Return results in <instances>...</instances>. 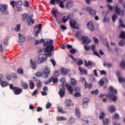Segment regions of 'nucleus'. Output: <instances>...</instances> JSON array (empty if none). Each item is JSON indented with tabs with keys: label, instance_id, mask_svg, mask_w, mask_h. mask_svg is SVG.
Here are the masks:
<instances>
[{
	"label": "nucleus",
	"instance_id": "f257e3e1",
	"mask_svg": "<svg viewBox=\"0 0 125 125\" xmlns=\"http://www.w3.org/2000/svg\"><path fill=\"white\" fill-rule=\"evenodd\" d=\"M43 46H46V48L44 50L43 52L47 54H43L40 55L38 60L40 63H42L44 60L47 59V56L51 57L52 55V51L54 50V46H53V40L50 39L45 41L43 44Z\"/></svg>",
	"mask_w": 125,
	"mask_h": 125
},
{
	"label": "nucleus",
	"instance_id": "f03ea898",
	"mask_svg": "<svg viewBox=\"0 0 125 125\" xmlns=\"http://www.w3.org/2000/svg\"><path fill=\"white\" fill-rule=\"evenodd\" d=\"M118 91L114 87L110 86V99L112 102H117L118 100Z\"/></svg>",
	"mask_w": 125,
	"mask_h": 125
},
{
	"label": "nucleus",
	"instance_id": "7ed1b4c3",
	"mask_svg": "<svg viewBox=\"0 0 125 125\" xmlns=\"http://www.w3.org/2000/svg\"><path fill=\"white\" fill-rule=\"evenodd\" d=\"M22 21L26 20V22L28 26L33 25V24H34V22H35V20L33 19V16H30V15L25 13L22 15Z\"/></svg>",
	"mask_w": 125,
	"mask_h": 125
},
{
	"label": "nucleus",
	"instance_id": "20e7f679",
	"mask_svg": "<svg viewBox=\"0 0 125 125\" xmlns=\"http://www.w3.org/2000/svg\"><path fill=\"white\" fill-rule=\"evenodd\" d=\"M10 89L13 90L15 95H19L22 93L23 90L22 88H20L19 87L14 86L13 84H9Z\"/></svg>",
	"mask_w": 125,
	"mask_h": 125
},
{
	"label": "nucleus",
	"instance_id": "39448f33",
	"mask_svg": "<svg viewBox=\"0 0 125 125\" xmlns=\"http://www.w3.org/2000/svg\"><path fill=\"white\" fill-rule=\"evenodd\" d=\"M55 2L57 3V4H58L59 3V6L61 8H64V1H62L61 0H51L50 3L51 4H53V5H55Z\"/></svg>",
	"mask_w": 125,
	"mask_h": 125
},
{
	"label": "nucleus",
	"instance_id": "423d86ee",
	"mask_svg": "<svg viewBox=\"0 0 125 125\" xmlns=\"http://www.w3.org/2000/svg\"><path fill=\"white\" fill-rule=\"evenodd\" d=\"M120 38H122V39L119 42L118 44L120 46H125V32L122 31L121 34L120 36Z\"/></svg>",
	"mask_w": 125,
	"mask_h": 125
},
{
	"label": "nucleus",
	"instance_id": "0eeeda50",
	"mask_svg": "<svg viewBox=\"0 0 125 125\" xmlns=\"http://www.w3.org/2000/svg\"><path fill=\"white\" fill-rule=\"evenodd\" d=\"M82 41H83V44H88V43H90L92 41L91 39H89L88 37L83 36L82 37Z\"/></svg>",
	"mask_w": 125,
	"mask_h": 125
},
{
	"label": "nucleus",
	"instance_id": "6e6552de",
	"mask_svg": "<svg viewBox=\"0 0 125 125\" xmlns=\"http://www.w3.org/2000/svg\"><path fill=\"white\" fill-rule=\"evenodd\" d=\"M85 9L87 12H89L90 15L93 17H94V16L96 15V12H95V10H94L93 9L91 8V7H87Z\"/></svg>",
	"mask_w": 125,
	"mask_h": 125
},
{
	"label": "nucleus",
	"instance_id": "1a4fd4ad",
	"mask_svg": "<svg viewBox=\"0 0 125 125\" xmlns=\"http://www.w3.org/2000/svg\"><path fill=\"white\" fill-rule=\"evenodd\" d=\"M73 19V14L72 13L69 14L67 16H64L62 18V22L66 23L68 21V20H71Z\"/></svg>",
	"mask_w": 125,
	"mask_h": 125
},
{
	"label": "nucleus",
	"instance_id": "9d476101",
	"mask_svg": "<svg viewBox=\"0 0 125 125\" xmlns=\"http://www.w3.org/2000/svg\"><path fill=\"white\" fill-rule=\"evenodd\" d=\"M7 5H0V11L1 13H5L7 14L8 12H7Z\"/></svg>",
	"mask_w": 125,
	"mask_h": 125
},
{
	"label": "nucleus",
	"instance_id": "9b49d317",
	"mask_svg": "<svg viewBox=\"0 0 125 125\" xmlns=\"http://www.w3.org/2000/svg\"><path fill=\"white\" fill-rule=\"evenodd\" d=\"M115 12L117 13V14H119L120 16H125V11L124 10H121L118 6H116L115 7Z\"/></svg>",
	"mask_w": 125,
	"mask_h": 125
},
{
	"label": "nucleus",
	"instance_id": "f8f14e48",
	"mask_svg": "<svg viewBox=\"0 0 125 125\" xmlns=\"http://www.w3.org/2000/svg\"><path fill=\"white\" fill-rule=\"evenodd\" d=\"M51 82H53V83H56L58 82V79L57 78H54V77H52L49 79L48 81L45 82V84H48V83H50Z\"/></svg>",
	"mask_w": 125,
	"mask_h": 125
},
{
	"label": "nucleus",
	"instance_id": "ddd939ff",
	"mask_svg": "<svg viewBox=\"0 0 125 125\" xmlns=\"http://www.w3.org/2000/svg\"><path fill=\"white\" fill-rule=\"evenodd\" d=\"M74 2L73 1L69 0H68L65 5V7L67 9H70V8H72L74 6Z\"/></svg>",
	"mask_w": 125,
	"mask_h": 125
},
{
	"label": "nucleus",
	"instance_id": "4468645a",
	"mask_svg": "<svg viewBox=\"0 0 125 125\" xmlns=\"http://www.w3.org/2000/svg\"><path fill=\"white\" fill-rule=\"evenodd\" d=\"M116 75L118 77V80H119V82L120 83H125V79L124 77H123L121 76V72L117 71L116 72Z\"/></svg>",
	"mask_w": 125,
	"mask_h": 125
},
{
	"label": "nucleus",
	"instance_id": "2eb2a0df",
	"mask_svg": "<svg viewBox=\"0 0 125 125\" xmlns=\"http://www.w3.org/2000/svg\"><path fill=\"white\" fill-rule=\"evenodd\" d=\"M87 27L90 31H94L95 30V28L94 27V26H93V23H92L91 21H89L87 24Z\"/></svg>",
	"mask_w": 125,
	"mask_h": 125
},
{
	"label": "nucleus",
	"instance_id": "dca6fc26",
	"mask_svg": "<svg viewBox=\"0 0 125 125\" xmlns=\"http://www.w3.org/2000/svg\"><path fill=\"white\" fill-rule=\"evenodd\" d=\"M37 27H38V29H39V30H37V32H36L35 34V37H39V34L41 33V31H42V24H39L38 26V25H37L35 27V28H37Z\"/></svg>",
	"mask_w": 125,
	"mask_h": 125
},
{
	"label": "nucleus",
	"instance_id": "f3484780",
	"mask_svg": "<svg viewBox=\"0 0 125 125\" xmlns=\"http://www.w3.org/2000/svg\"><path fill=\"white\" fill-rule=\"evenodd\" d=\"M103 14L104 16V18L103 19L104 23H105V22H108L109 21V18H108L107 16H108V14H109V12H103Z\"/></svg>",
	"mask_w": 125,
	"mask_h": 125
},
{
	"label": "nucleus",
	"instance_id": "a211bd4d",
	"mask_svg": "<svg viewBox=\"0 0 125 125\" xmlns=\"http://www.w3.org/2000/svg\"><path fill=\"white\" fill-rule=\"evenodd\" d=\"M66 87L67 89H68L69 93H70V94H71V95H73V91L74 90V88H73V87L69 84H66Z\"/></svg>",
	"mask_w": 125,
	"mask_h": 125
},
{
	"label": "nucleus",
	"instance_id": "6ab92c4d",
	"mask_svg": "<svg viewBox=\"0 0 125 125\" xmlns=\"http://www.w3.org/2000/svg\"><path fill=\"white\" fill-rule=\"evenodd\" d=\"M76 24H77V21H75V20H70V25L71 28H73V29H76L77 28V26H76Z\"/></svg>",
	"mask_w": 125,
	"mask_h": 125
},
{
	"label": "nucleus",
	"instance_id": "aec40b11",
	"mask_svg": "<svg viewBox=\"0 0 125 125\" xmlns=\"http://www.w3.org/2000/svg\"><path fill=\"white\" fill-rule=\"evenodd\" d=\"M108 83L107 78H104L99 82V84L100 86H102L103 85H104V83Z\"/></svg>",
	"mask_w": 125,
	"mask_h": 125
},
{
	"label": "nucleus",
	"instance_id": "412c9836",
	"mask_svg": "<svg viewBox=\"0 0 125 125\" xmlns=\"http://www.w3.org/2000/svg\"><path fill=\"white\" fill-rule=\"evenodd\" d=\"M68 70L67 68H64V67H62L61 68V74L62 76H65L68 74Z\"/></svg>",
	"mask_w": 125,
	"mask_h": 125
},
{
	"label": "nucleus",
	"instance_id": "4be33fe9",
	"mask_svg": "<svg viewBox=\"0 0 125 125\" xmlns=\"http://www.w3.org/2000/svg\"><path fill=\"white\" fill-rule=\"evenodd\" d=\"M59 94L60 97H64V96H65V89L64 88L60 89L59 92Z\"/></svg>",
	"mask_w": 125,
	"mask_h": 125
},
{
	"label": "nucleus",
	"instance_id": "5701e85b",
	"mask_svg": "<svg viewBox=\"0 0 125 125\" xmlns=\"http://www.w3.org/2000/svg\"><path fill=\"white\" fill-rule=\"evenodd\" d=\"M51 12L52 14L53 15V16L55 17V19H56V21H57V20H58V19H57V15H56V13H57V10L55 9H53L51 10Z\"/></svg>",
	"mask_w": 125,
	"mask_h": 125
},
{
	"label": "nucleus",
	"instance_id": "b1692460",
	"mask_svg": "<svg viewBox=\"0 0 125 125\" xmlns=\"http://www.w3.org/2000/svg\"><path fill=\"white\" fill-rule=\"evenodd\" d=\"M29 84L30 85V89H34L35 87V83H34V81H33V80L29 81Z\"/></svg>",
	"mask_w": 125,
	"mask_h": 125
},
{
	"label": "nucleus",
	"instance_id": "393cba45",
	"mask_svg": "<svg viewBox=\"0 0 125 125\" xmlns=\"http://www.w3.org/2000/svg\"><path fill=\"white\" fill-rule=\"evenodd\" d=\"M75 114L77 118H81V112H80V109L78 107L75 108Z\"/></svg>",
	"mask_w": 125,
	"mask_h": 125
},
{
	"label": "nucleus",
	"instance_id": "a878e982",
	"mask_svg": "<svg viewBox=\"0 0 125 125\" xmlns=\"http://www.w3.org/2000/svg\"><path fill=\"white\" fill-rule=\"evenodd\" d=\"M0 85L2 87H5L6 86H8V85L9 84L8 82H6L5 81H1L0 82Z\"/></svg>",
	"mask_w": 125,
	"mask_h": 125
},
{
	"label": "nucleus",
	"instance_id": "bb28decb",
	"mask_svg": "<svg viewBox=\"0 0 125 125\" xmlns=\"http://www.w3.org/2000/svg\"><path fill=\"white\" fill-rule=\"evenodd\" d=\"M18 35L20 42H25V37L20 33H19Z\"/></svg>",
	"mask_w": 125,
	"mask_h": 125
},
{
	"label": "nucleus",
	"instance_id": "cd10ccee",
	"mask_svg": "<svg viewBox=\"0 0 125 125\" xmlns=\"http://www.w3.org/2000/svg\"><path fill=\"white\" fill-rule=\"evenodd\" d=\"M30 63L31 64V68H32V69H36V68H37V64H36V62L34 61L33 60H31Z\"/></svg>",
	"mask_w": 125,
	"mask_h": 125
},
{
	"label": "nucleus",
	"instance_id": "c85d7f7f",
	"mask_svg": "<svg viewBox=\"0 0 125 125\" xmlns=\"http://www.w3.org/2000/svg\"><path fill=\"white\" fill-rule=\"evenodd\" d=\"M84 87L86 88H89V89H90V88H92V84L89 83H87V82H85V83L84 84Z\"/></svg>",
	"mask_w": 125,
	"mask_h": 125
},
{
	"label": "nucleus",
	"instance_id": "c756f323",
	"mask_svg": "<svg viewBox=\"0 0 125 125\" xmlns=\"http://www.w3.org/2000/svg\"><path fill=\"white\" fill-rule=\"evenodd\" d=\"M79 70L81 73H82V74H86V75H87V70L86 69H83V67L81 66L79 67Z\"/></svg>",
	"mask_w": 125,
	"mask_h": 125
},
{
	"label": "nucleus",
	"instance_id": "7c9ffc66",
	"mask_svg": "<svg viewBox=\"0 0 125 125\" xmlns=\"http://www.w3.org/2000/svg\"><path fill=\"white\" fill-rule=\"evenodd\" d=\"M21 86L23 87L24 89H28V88L29 87V85H28V83L23 82L21 83Z\"/></svg>",
	"mask_w": 125,
	"mask_h": 125
},
{
	"label": "nucleus",
	"instance_id": "2f4dec72",
	"mask_svg": "<svg viewBox=\"0 0 125 125\" xmlns=\"http://www.w3.org/2000/svg\"><path fill=\"white\" fill-rule=\"evenodd\" d=\"M58 112L61 114H67V111L63 110V108L59 107H58Z\"/></svg>",
	"mask_w": 125,
	"mask_h": 125
},
{
	"label": "nucleus",
	"instance_id": "473e14b6",
	"mask_svg": "<svg viewBox=\"0 0 125 125\" xmlns=\"http://www.w3.org/2000/svg\"><path fill=\"white\" fill-rule=\"evenodd\" d=\"M71 83L72 85H74V86L77 85V83H78V82L77 81V80H76V79L74 78H71Z\"/></svg>",
	"mask_w": 125,
	"mask_h": 125
},
{
	"label": "nucleus",
	"instance_id": "72a5a7b5",
	"mask_svg": "<svg viewBox=\"0 0 125 125\" xmlns=\"http://www.w3.org/2000/svg\"><path fill=\"white\" fill-rule=\"evenodd\" d=\"M76 37L78 39H80V40H82V37H83V36L81 35V32L78 31L76 32Z\"/></svg>",
	"mask_w": 125,
	"mask_h": 125
},
{
	"label": "nucleus",
	"instance_id": "f704fd0d",
	"mask_svg": "<svg viewBox=\"0 0 125 125\" xmlns=\"http://www.w3.org/2000/svg\"><path fill=\"white\" fill-rule=\"evenodd\" d=\"M71 102H72V100H65V103L66 104V106L67 107H70V106H71Z\"/></svg>",
	"mask_w": 125,
	"mask_h": 125
},
{
	"label": "nucleus",
	"instance_id": "c9c22d12",
	"mask_svg": "<svg viewBox=\"0 0 125 125\" xmlns=\"http://www.w3.org/2000/svg\"><path fill=\"white\" fill-rule=\"evenodd\" d=\"M75 63H76L77 65L78 66H81V65H83V60H79L78 61V59L76 60V62H75Z\"/></svg>",
	"mask_w": 125,
	"mask_h": 125
},
{
	"label": "nucleus",
	"instance_id": "e433bc0d",
	"mask_svg": "<svg viewBox=\"0 0 125 125\" xmlns=\"http://www.w3.org/2000/svg\"><path fill=\"white\" fill-rule=\"evenodd\" d=\"M49 73H47V72H45V71H43L42 73V78H44V79H46V78L48 77V75H49Z\"/></svg>",
	"mask_w": 125,
	"mask_h": 125
},
{
	"label": "nucleus",
	"instance_id": "4c0bfd02",
	"mask_svg": "<svg viewBox=\"0 0 125 125\" xmlns=\"http://www.w3.org/2000/svg\"><path fill=\"white\" fill-rule=\"evenodd\" d=\"M57 120L60 122L61 121H67V118L64 117H58L57 118Z\"/></svg>",
	"mask_w": 125,
	"mask_h": 125
},
{
	"label": "nucleus",
	"instance_id": "58836bf2",
	"mask_svg": "<svg viewBox=\"0 0 125 125\" xmlns=\"http://www.w3.org/2000/svg\"><path fill=\"white\" fill-rule=\"evenodd\" d=\"M105 97H106V98H104L103 99V102L106 103V102H107V99H110V93H108V94H106L105 95Z\"/></svg>",
	"mask_w": 125,
	"mask_h": 125
},
{
	"label": "nucleus",
	"instance_id": "ea45409f",
	"mask_svg": "<svg viewBox=\"0 0 125 125\" xmlns=\"http://www.w3.org/2000/svg\"><path fill=\"white\" fill-rule=\"evenodd\" d=\"M105 117V113L102 111L99 116L100 120H104V117Z\"/></svg>",
	"mask_w": 125,
	"mask_h": 125
},
{
	"label": "nucleus",
	"instance_id": "a19ab883",
	"mask_svg": "<svg viewBox=\"0 0 125 125\" xmlns=\"http://www.w3.org/2000/svg\"><path fill=\"white\" fill-rule=\"evenodd\" d=\"M119 26L125 29V25L124 24V22H123V21L122 20H119Z\"/></svg>",
	"mask_w": 125,
	"mask_h": 125
},
{
	"label": "nucleus",
	"instance_id": "79ce46f5",
	"mask_svg": "<svg viewBox=\"0 0 125 125\" xmlns=\"http://www.w3.org/2000/svg\"><path fill=\"white\" fill-rule=\"evenodd\" d=\"M120 65H121V67L122 68V69H124V70H125V60H122L121 61Z\"/></svg>",
	"mask_w": 125,
	"mask_h": 125
},
{
	"label": "nucleus",
	"instance_id": "37998d69",
	"mask_svg": "<svg viewBox=\"0 0 125 125\" xmlns=\"http://www.w3.org/2000/svg\"><path fill=\"white\" fill-rule=\"evenodd\" d=\"M116 111V107L114 105H111L110 107V112L111 113H113L114 112H115Z\"/></svg>",
	"mask_w": 125,
	"mask_h": 125
},
{
	"label": "nucleus",
	"instance_id": "c03bdc74",
	"mask_svg": "<svg viewBox=\"0 0 125 125\" xmlns=\"http://www.w3.org/2000/svg\"><path fill=\"white\" fill-rule=\"evenodd\" d=\"M113 119L119 120V119H120V114H119V113H115L113 117Z\"/></svg>",
	"mask_w": 125,
	"mask_h": 125
},
{
	"label": "nucleus",
	"instance_id": "a18cd8bd",
	"mask_svg": "<svg viewBox=\"0 0 125 125\" xmlns=\"http://www.w3.org/2000/svg\"><path fill=\"white\" fill-rule=\"evenodd\" d=\"M43 72L47 73V74H50V68H49V67H46L44 69Z\"/></svg>",
	"mask_w": 125,
	"mask_h": 125
},
{
	"label": "nucleus",
	"instance_id": "49530a36",
	"mask_svg": "<svg viewBox=\"0 0 125 125\" xmlns=\"http://www.w3.org/2000/svg\"><path fill=\"white\" fill-rule=\"evenodd\" d=\"M17 73L19 75H23V74H24V71H23L22 69H21V68H19L17 70Z\"/></svg>",
	"mask_w": 125,
	"mask_h": 125
},
{
	"label": "nucleus",
	"instance_id": "de8ad7c7",
	"mask_svg": "<svg viewBox=\"0 0 125 125\" xmlns=\"http://www.w3.org/2000/svg\"><path fill=\"white\" fill-rule=\"evenodd\" d=\"M99 93V91L98 89L93 90L91 91V94H95V95H97Z\"/></svg>",
	"mask_w": 125,
	"mask_h": 125
},
{
	"label": "nucleus",
	"instance_id": "09e8293b",
	"mask_svg": "<svg viewBox=\"0 0 125 125\" xmlns=\"http://www.w3.org/2000/svg\"><path fill=\"white\" fill-rule=\"evenodd\" d=\"M83 101V103H88V102H89V99L87 98H84Z\"/></svg>",
	"mask_w": 125,
	"mask_h": 125
},
{
	"label": "nucleus",
	"instance_id": "8fccbe9b",
	"mask_svg": "<svg viewBox=\"0 0 125 125\" xmlns=\"http://www.w3.org/2000/svg\"><path fill=\"white\" fill-rule=\"evenodd\" d=\"M108 119L104 118V119H103V123L104 124V125H108Z\"/></svg>",
	"mask_w": 125,
	"mask_h": 125
},
{
	"label": "nucleus",
	"instance_id": "3c124183",
	"mask_svg": "<svg viewBox=\"0 0 125 125\" xmlns=\"http://www.w3.org/2000/svg\"><path fill=\"white\" fill-rule=\"evenodd\" d=\"M42 82L41 81H38V83H37V87L38 88L41 89L42 88Z\"/></svg>",
	"mask_w": 125,
	"mask_h": 125
},
{
	"label": "nucleus",
	"instance_id": "603ef678",
	"mask_svg": "<svg viewBox=\"0 0 125 125\" xmlns=\"http://www.w3.org/2000/svg\"><path fill=\"white\" fill-rule=\"evenodd\" d=\"M4 44L5 45H7L8 44V37H6L5 38L4 40Z\"/></svg>",
	"mask_w": 125,
	"mask_h": 125
},
{
	"label": "nucleus",
	"instance_id": "864d4df0",
	"mask_svg": "<svg viewBox=\"0 0 125 125\" xmlns=\"http://www.w3.org/2000/svg\"><path fill=\"white\" fill-rule=\"evenodd\" d=\"M93 40L95 42V43H98L99 42V40L96 37H93Z\"/></svg>",
	"mask_w": 125,
	"mask_h": 125
},
{
	"label": "nucleus",
	"instance_id": "5fc2aeb1",
	"mask_svg": "<svg viewBox=\"0 0 125 125\" xmlns=\"http://www.w3.org/2000/svg\"><path fill=\"white\" fill-rule=\"evenodd\" d=\"M84 49H85V50H86V51H89V50H90V47H89L86 45H84Z\"/></svg>",
	"mask_w": 125,
	"mask_h": 125
},
{
	"label": "nucleus",
	"instance_id": "6e6d98bb",
	"mask_svg": "<svg viewBox=\"0 0 125 125\" xmlns=\"http://www.w3.org/2000/svg\"><path fill=\"white\" fill-rule=\"evenodd\" d=\"M74 97H80L81 94V93L79 92H77L74 94Z\"/></svg>",
	"mask_w": 125,
	"mask_h": 125
},
{
	"label": "nucleus",
	"instance_id": "4d7b16f0",
	"mask_svg": "<svg viewBox=\"0 0 125 125\" xmlns=\"http://www.w3.org/2000/svg\"><path fill=\"white\" fill-rule=\"evenodd\" d=\"M21 26L20 24L17 25V28H15V31H17V32H19L20 31V28Z\"/></svg>",
	"mask_w": 125,
	"mask_h": 125
},
{
	"label": "nucleus",
	"instance_id": "13d9d810",
	"mask_svg": "<svg viewBox=\"0 0 125 125\" xmlns=\"http://www.w3.org/2000/svg\"><path fill=\"white\" fill-rule=\"evenodd\" d=\"M50 61L54 67H55L56 66V62H55V61L53 59H51Z\"/></svg>",
	"mask_w": 125,
	"mask_h": 125
},
{
	"label": "nucleus",
	"instance_id": "bf43d9fd",
	"mask_svg": "<svg viewBox=\"0 0 125 125\" xmlns=\"http://www.w3.org/2000/svg\"><path fill=\"white\" fill-rule=\"evenodd\" d=\"M37 112H42V107L38 106L36 109Z\"/></svg>",
	"mask_w": 125,
	"mask_h": 125
},
{
	"label": "nucleus",
	"instance_id": "052dcab7",
	"mask_svg": "<svg viewBox=\"0 0 125 125\" xmlns=\"http://www.w3.org/2000/svg\"><path fill=\"white\" fill-rule=\"evenodd\" d=\"M51 106H52L51 103H47L46 104V109H49Z\"/></svg>",
	"mask_w": 125,
	"mask_h": 125
},
{
	"label": "nucleus",
	"instance_id": "680f3d73",
	"mask_svg": "<svg viewBox=\"0 0 125 125\" xmlns=\"http://www.w3.org/2000/svg\"><path fill=\"white\" fill-rule=\"evenodd\" d=\"M70 122L71 124H74V123H75V122H76V119L74 118H70Z\"/></svg>",
	"mask_w": 125,
	"mask_h": 125
},
{
	"label": "nucleus",
	"instance_id": "e2e57ef3",
	"mask_svg": "<svg viewBox=\"0 0 125 125\" xmlns=\"http://www.w3.org/2000/svg\"><path fill=\"white\" fill-rule=\"evenodd\" d=\"M18 4L20 5H22V1H18L15 3L16 6H18Z\"/></svg>",
	"mask_w": 125,
	"mask_h": 125
},
{
	"label": "nucleus",
	"instance_id": "0e129e2a",
	"mask_svg": "<svg viewBox=\"0 0 125 125\" xmlns=\"http://www.w3.org/2000/svg\"><path fill=\"white\" fill-rule=\"evenodd\" d=\"M70 52L71 54H75L76 53V49L72 48L70 50Z\"/></svg>",
	"mask_w": 125,
	"mask_h": 125
},
{
	"label": "nucleus",
	"instance_id": "69168bd1",
	"mask_svg": "<svg viewBox=\"0 0 125 125\" xmlns=\"http://www.w3.org/2000/svg\"><path fill=\"white\" fill-rule=\"evenodd\" d=\"M83 108H87L88 107V103H83Z\"/></svg>",
	"mask_w": 125,
	"mask_h": 125
},
{
	"label": "nucleus",
	"instance_id": "338daca9",
	"mask_svg": "<svg viewBox=\"0 0 125 125\" xmlns=\"http://www.w3.org/2000/svg\"><path fill=\"white\" fill-rule=\"evenodd\" d=\"M116 19H117V15H114L112 16V21H113V22H115V21H116Z\"/></svg>",
	"mask_w": 125,
	"mask_h": 125
},
{
	"label": "nucleus",
	"instance_id": "774afa93",
	"mask_svg": "<svg viewBox=\"0 0 125 125\" xmlns=\"http://www.w3.org/2000/svg\"><path fill=\"white\" fill-rule=\"evenodd\" d=\"M55 77H58L59 76V71H55L54 72Z\"/></svg>",
	"mask_w": 125,
	"mask_h": 125
}]
</instances>
